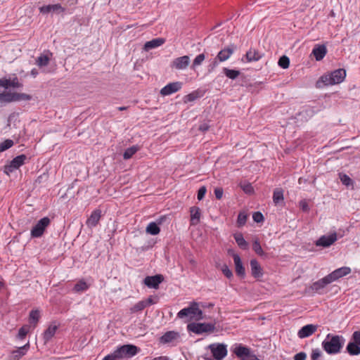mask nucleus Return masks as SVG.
Segmentation results:
<instances>
[{
  "instance_id": "obj_1",
  "label": "nucleus",
  "mask_w": 360,
  "mask_h": 360,
  "mask_svg": "<svg viewBox=\"0 0 360 360\" xmlns=\"http://www.w3.org/2000/svg\"><path fill=\"white\" fill-rule=\"evenodd\" d=\"M345 77L346 70L339 68L323 74L316 82V86L317 88H321L323 86L338 84L342 82Z\"/></svg>"
},
{
  "instance_id": "obj_2",
  "label": "nucleus",
  "mask_w": 360,
  "mask_h": 360,
  "mask_svg": "<svg viewBox=\"0 0 360 360\" xmlns=\"http://www.w3.org/2000/svg\"><path fill=\"white\" fill-rule=\"evenodd\" d=\"M345 342V339L343 336L329 333L322 342L321 345L327 354H335L341 352Z\"/></svg>"
},
{
  "instance_id": "obj_3",
  "label": "nucleus",
  "mask_w": 360,
  "mask_h": 360,
  "mask_svg": "<svg viewBox=\"0 0 360 360\" xmlns=\"http://www.w3.org/2000/svg\"><path fill=\"white\" fill-rule=\"evenodd\" d=\"M202 311L199 308L198 304L192 302L188 307L181 309L177 317L179 319L189 318L190 319L200 320L202 319Z\"/></svg>"
},
{
  "instance_id": "obj_4",
  "label": "nucleus",
  "mask_w": 360,
  "mask_h": 360,
  "mask_svg": "<svg viewBox=\"0 0 360 360\" xmlns=\"http://www.w3.org/2000/svg\"><path fill=\"white\" fill-rule=\"evenodd\" d=\"M139 349L133 345H124L118 347L113 352L118 360H127L134 356L138 352Z\"/></svg>"
},
{
  "instance_id": "obj_5",
  "label": "nucleus",
  "mask_w": 360,
  "mask_h": 360,
  "mask_svg": "<svg viewBox=\"0 0 360 360\" xmlns=\"http://www.w3.org/2000/svg\"><path fill=\"white\" fill-rule=\"evenodd\" d=\"M346 352L351 356L360 354V330L353 332L350 341L346 347Z\"/></svg>"
},
{
  "instance_id": "obj_6",
  "label": "nucleus",
  "mask_w": 360,
  "mask_h": 360,
  "mask_svg": "<svg viewBox=\"0 0 360 360\" xmlns=\"http://www.w3.org/2000/svg\"><path fill=\"white\" fill-rule=\"evenodd\" d=\"M214 329V325L210 323H191L187 325V330L188 332L198 335L213 332Z\"/></svg>"
},
{
  "instance_id": "obj_7",
  "label": "nucleus",
  "mask_w": 360,
  "mask_h": 360,
  "mask_svg": "<svg viewBox=\"0 0 360 360\" xmlns=\"http://www.w3.org/2000/svg\"><path fill=\"white\" fill-rule=\"evenodd\" d=\"M331 283L328 278L327 276L314 282L310 286L306 288V292L309 294L317 293L319 295H323L325 293V288Z\"/></svg>"
},
{
  "instance_id": "obj_8",
  "label": "nucleus",
  "mask_w": 360,
  "mask_h": 360,
  "mask_svg": "<svg viewBox=\"0 0 360 360\" xmlns=\"http://www.w3.org/2000/svg\"><path fill=\"white\" fill-rule=\"evenodd\" d=\"M50 223L51 220L47 217H44L39 219L31 229V237L33 238L41 237L44 233L46 229L50 225Z\"/></svg>"
},
{
  "instance_id": "obj_9",
  "label": "nucleus",
  "mask_w": 360,
  "mask_h": 360,
  "mask_svg": "<svg viewBox=\"0 0 360 360\" xmlns=\"http://www.w3.org/2000/svg\"><path fill=\"white\" fill-rule=\"evenodd\" d=\"M207 348L215 360H222L227 355V345L225 344L213 343L208 345Z\"/></svg>"
},
{
  "instance_id": "obj_10",
  "label": "nucleus",
  "mask_w": 360,
  "mask_h": 360,
  "mask_svg": "<svg viewBox=\"0 0 360 360\" xmlns=\"http://www.w3.org/2000/svg\"><path fill=\"white\" fill-rule=\"evenodd\" d=\"M228 255L233 259L236 273L239 276H245V271L240 256L232 249L228 250Z\"/></svg>"
},
{
  "instance_id": "obj_11",
  "label": "nucleus",
  "mask_w": 360,
  "mask_h": 360,
  "mask_svg": "<svg viewBox=\"0 0 360 360\" xmlns=\"http://www.w3.org/2000/svg\"><path fill=\"white\" fill-rule=\"evenodd\" d=\"M180 334L178 332L171 330L166 332L160 338V342L162 344L176 345L179 342Z\"/></svg>"
},
{
  "instance_id": "obj_12",
  "label": "nucleus",
  "mask_w": 360,
  "mask_h": 360,
  "mask_svg": "<svg viewBox=\"0 0 360 360\" xmlns=\"http://www.w3.org/2000/svg\"><path fill=\"white\" fill-rule=\"evenodd\" d=\"M351 269L348 266H342L338 268L327 275L330 283L338 281V279L349 274Z\"/></svg>"
},
{
  "instance_id": "obj_13",
  "label": "nucleus",
  "mask_w": 360,
  "mask_h": 360,
  "mask_svg": "<svg viewBox=\"0 0 360 360\" xmlns=\"http://www.w3.org/2000/svg\"><path fill=\"white\" fill-rule=\"evenodd\" d=\"M190 63V57L188 56H184L174 59L171 63V68L181 70L187 68Z\"/></svg>"
},
{
  "instance_id": "obj_14",
  "label": "nucleus",
  "mask_w": 360,
  "mask_h": 360,
  "mask_svg": "<svg viewBox=\"0 0 360 360\" xmlns=\"http://www.w3.org/2000/svg\"><path fill=\"white\" fill-rule=\"evenodd\" d=\"M164 281V277L161 274L155 276H148L144 278V284L150 288L158 289L160 284Z\"/></svg>"
},
{
  "instance_id": "obj_15",
  "label": "nucleus",
  "mask_w": 360,
  "mask_h": 360,
  "mask_svg": "<svg viewBox=\"0 0 360 360\" xmlns=\"http://www.w3.org/2000/svg\"><path fill=\"white\" fill-rule=\"evenodd\" d=\"M39 12L42 14H48L49 13H55L57 14L64 13L65 8L60 4H49L39 7Z\"/></svg>"
},
{
  "instance_id": "obj_16",
  "label": "nucleus",
  "mask_w": 360,
  "mask_h": 360,
  "mask_svg": "<svg viewBox=\"0 0 360 360\" xmlns=\"http://www.w3.org/2000/svg\"><path fill=\"white\" fill-rule=\"evenodd\" d=\"M182 87L180 82L169 83L160 90V94L163 96L171 95L179 91Z\"/></svg>"
},
{
  "instance_id": "obj_17",
  "label": "nucleus",
  "mask_w": 360,
  "mask_h": 360,
  "mask_svg": "<svg viewBox=\"0 0 360 360\" xmlns=\"http://www.w3.org/2000/svg\"><path fill=\"white\" fill-rule=\"evenodd\" d=\"M337 240L336 233H333L328 236H322L316 241V245L328 248Z\"/></svg>"
},
{
  "instance_id": "obj_18",
  "label": "nucleus",
  "mask_w": 360,
  "mask_h": 360,
  "mask_svg": "<svg viewBox=\"0 0 360 360\" xmlns=\"http://www.w3.org/2000/svg\"><path fill=\"white\" fill-rule=\"evenodd\" d=\"M318 326L314 324H307L299 330L297 335L300 338H305L314 334L317 330Z\"/></svg>"
},
{
  "instance_id": "obj_19",
  "label": "nucleus",
  "mask_w": 360,
  "mask_h": 360,
  "mask_svg": "<svg viewBox=\"0 0 360 360\" xmlns=\"http://www.w3.org/2000/svg\"><path fill=\"white\" fill-rule=\"evenodd\" d=\"M29 349L30 343L27 342L22 347H18L17 349L12 351L9 356L10 360H20L26 354Z\"/></svg>"
},
{
  "instance_id": "obj_20",
  "label": "nucleus",
  "mask_w": 360,
  "mask_h": 360,
  "mask_svg": "<svg viewBox=\"0 0 360 360\" xmlns=\"http://www.w3.org/2000/svg\"><path fill=\"white\" fill-rule=\"evenodd\" d=\"M327 48L324 44H316L312 50L311 54L316 60H321L327 54Z\"/></svg>"
},
{
  "instance_id": "obj_21",
  "label": "nucleus",
  "mask_w": 360,
  "mask_h": 360,
  "mask_svg": "<svg viewBox=\"0 0 360 360\" xmlns=\"http://www.w3.org/2000/svg\"><path fill=\"white\" fill-rule=\"evenodd\" d=\"M250 264L251 266L252 276L257 279L262 277L264 274L263 269L259 262L255 259H252L250 260Z\"/></svg>"
},
{
  "instance_id": "obj_22",
  "label": "nucleus",
  "mask_w": 360,
  "mask_h": 360,
  "mask_svg": "<svg viewBox=\"0 0 360 360\" xmlns=\"http://www.w3.org/2000/svg\"><path fill=\"white\" fill-rule=\"evenodd\" d=\"M165 42V39L158 37L153 39L150 41H146L143 46V50L146 51H148L151 49H156L162 44H164Z\"/></svg>"
},
{
  "instance_id": "obj_23",
  "label": "nucleus",
  "mask_w": 360,
  "mask_h": 360,
  "mask_svg": "<svg viewBox=\"0 0 360 360\" xmlns=\"http://www.w3.org/2000/svg\"><path fill=\"white\" fill-rule=\"evenodd\" d=\"M101 217V211L100 210H95L93 211L90 215V217L86 220V225L89 227H95Z\"/></svg>"
},
{
  "instance_id": "obj_24",
  "label": "nucleus",
  "mask_w": 360,
  "mask_h": 360,
  "mask_svg": "<svg viewBox=\"0 0 360 360\" xmlns=\"http://www.w3.org/2000/svg\"><path fill=\"white\" fill-rule=\"evenodd\" d=\"M315 110L314 108L308 106L304 108L302 111L297 113V116L298 119L301 120L307 121L309 118L314 116Z\"/></svg>"
},
{
  "instance_id": "obj_25",
  "label": "nucleus",
  "mask_w": 360,
  "mask_h": 360,
  "mask_svg": "<svg viewBox=\"0 0 360 360\" xmlns=\"http://www.w3.org/2000/svg\"><path fill=\"white\" fill-rule=\"evenodd\" d=\"M190 213H191V225L198 224L200 221V217H201L200 209L196 206L191 207L190 208Z\"/></svg>"
},
{
  "instance_id": "obj_26",
  "label": "nucleus",
  "mask_w": 360,
  "mask_h": 360,
  "mask_svg": "<svg viewBox=\"0 0 360 360\" xmlns=\"http://www.w3.org/2000/svg\"><path fill=\"white\" fill-rule=\"evenodd\" d=\"M233 352L237 356L242 358V360H248V347L235 345Z\"/></svg>"
},
{
  "instance_id": "obj_27",
  "label": "nucleus",
  "mask_w": 360,
  "mask_h": 360,
  "mask_svg": "<svg viewBox=\"0 0 360 360\" xmlns=\"http://www.w3.org/2000/svg\"><path fill=\"white\" fill-rule=\"evenodd\" d=\"M233 53V49L231 47H226L222 50H221L217 56V60H219V62H224L228 60L231 56Z\"/></svg>"
},
{
  "instance_id": "obj_28",
  "label": "nucleus",
  "mask_w": 360,
  "mask_h": 360,
  "mask_svg": "<svg viewBox=\"0 0 360 360\" xmlns=\"http://www.w3.org/2000/svg\"><path fill=\"white\" fill-rule=\"evenodd\" d=\"M58 330L57 325H50L47 329L44 332L43 338L44 342L46 343L49 342L56 334Z\"/></svg>"
},
{
  "instance_id": "obj_29",
  "label": "nucleus",
  "mask_w": 360,
  "mask_h": 360,
  "mask_svg": "<svg viewBox=\"0 0 360 360\" xmlns=\"http://www.w3.org/2000/svg\"><path fill=\"white\" fill-rule=\"evenodd\" d=\"M252 250L259 257L262 258H266L268 255L266 252H265L258 240H255L252 245Z\"/></svg>"
},
{
  "instance_id": "obj_30",
  "label": "nucleus",
  "mask_w": 360,
  "mask_h": 360,
  "mask_svg": "<svg viewBox=\"0 0 360 360\" xmlns=\"http://www.w3.org/2000/svg\"><path fill=\"white\" fill-rule=\"evenodd\" d=\"M27 157L25 155H20L14 158L10 162L12 164V167L18 169L22 165L25 164Z\"/></svg>"
},
{
  "instance_id": "obj_31",
  "label": "nucleus",
  "mask_w": 360,
  "mask_h": 360,
  "mask_svg": "<svg viewBox=\"0 0 360 360\" xmlns=\"http://www.w3.org/2000/svg\"><path fill=\"white\" fill-rule=\"evenodd\" d=\"M14 102L13 93L3 92L0 93V106L4 103Z\"/></svg>"
},
{
  "instance_id": "obj_32",
  "label": "nucleus",
  "mask_w": 360,
  "mask_h": 360,
  "mask_svg": "<svg viewBox=\"0 0 360 360\" xmlns=\"http://www.w3.org/2000/svg\"><path fill=\"white\" fill-rule=\"evenodd\" d=\"M89 285L84 280H79L73 287L72 290L75 292H82L86 291Z\"/></svg>"
},
{
  "instance_id": "obj_33",
  "label": "nucleus",
  "mask_w": 360,
  "mask_h": 360,
  "mask_svg": "<svg viewBox=\"0 0 360 360\" xmlns=\"http://www.w3.org/2000/svg\"><path fill=\"white\" fill-rule=\"evenodd\" d=\"M284 200L283 191L281 188H276L273 193V201L275 205H278Z\"/></svg>"
},
{
  "instance_id": "obj_34",
  "label": "nucleus",
  "mask_w": 360,
  "mask_h": 360,
  "mask_svg": "<svg viewBox=\"0 0 360 360\" xmlns=\"http://www.w3.org/2000/svg\"><path fill=\"white\" fill-rule=\"evenodd\" d=\"M146 231L148 234H150L152 236H155L160 233V229L158 226V224L153 221V222H150L148 224V226L146 229Z\"/></svg>"
},
{
  "instance_id": "obj_35",
  "label": "nucleus",
  "mask_w": 360,
  "mask_h": 360,
  "mask_svg": "<svg viewBox=\"0 0 360 360\" xmlns=\"http://www.w3.org/2000/svg\"><path fill=\"white\" fill-rule=\"evenodd\" d=\"M139 149L140 147L137 145L127 148L123 153V158L124 160L130 159Z\"/></svg>"
},
{
  "instance_id": "obj_36",
  "label": "nucleus",
  "mask_w": 360,
  "mask_h": 360,
  "mask_svg": "<svg viewBox=\"0 0 360 360\" xmlns=\"http://www.w3.org/2000/svg\"><path fill=\"white\" fill-rule=\"evenodd\" d=\"M234 238L238 245L242 249H246L248 243L243 238V236L240 233H236L234 234Z\"/></svg>"
},
{
  "instance_id": "obj_37",
  "label": "nucleus",
  "mask_w": 360,
  "mask_h": 360,
  "mask_svg": "<svg viewBox=\"0 0 360 360\" xmlns=\"http://www.w3.org/2000/svg\"><path fill=\"white\" fill-rule=\"evenodd\" d=\"M50 60V58L47 55H41L36 60V65L39 68L46 66Z\"/></svg>"
},
{
  "instance_id": "obj_38",
  "label": "nucleus",
  "mask_w": 360,
  "mask_h": 360,
  "mask_svg": "<svg viewBox=\"0 0 360 360\" xmlns=\"http://www.w3.org/2000/svg\"><path fill=\"white\" fill-rule=\"evenodd\" d=\"M223 72L229 79H235L240 75V72L236 70H230L227 68H223Z\"/></svg>"
},
{
  "instance_id": "obj_39",
  "label": "nucleus",
  "mask_w": 360,
  "mask_h": 360,
  "mask_svg": "<svg viewBox=\"0 0 360 360\" xmlns=\"http://www.w3.org/2000/svg\"><path fill=\"white\" fill-rule=\"evenodd\" d=\"M205 59V56L204 53H200L198 55L194 60H193L192 65L191 66V68L192 70H195L196 67L200 65L204 60Z\"/></svg>"
},
{
  "instance_id": "obj_40",
  "label": "nucleus",
  "mask_w": 360,
  "mask_h": 360,
  "mask_svg": "<svg viewBox=\"0 0 360 360\" xmlns=\"http://www.w3.org/2000/svg\"><path fill=\"white\" fill-rule=\"evenodd\" d=\"M145 308L146 304H144L143 301L141 300L136 303L133 307H131L129 311L131 314H135L142 311Z\"/></svg>"
},
{
  "instance_id": "obj_41",
  "label": "nucleus",
  "mask_w": 360,
  "mask_h": 360,
  "mask_svg": "<svg viewBox=\"0 0 360 360\" xmlns=\"http://www.w3.org/2000/svg\"><path fill=\"white\" fill-rule=\"evenodd\" d=\"M14 101H30L32 96L24 93H13Z\"/></svg>"
},
{
  "instance_id": "obj_42",
  "label": "nucleus",
  "mask_w": 360,
  "mask_h": 360,
  "mask_svg": "<svg viewBox=\"0 0 360 360\" xmlns=\"http://www.w3.org/2000/svg\"><path fill=\"white\" fill-rule=\"evenodd\" d=\"M40 313L37 309L32 310L30 312V322L31 323H37L39 319Z\"/></svg>"
},
{
  "instance_id": "obj_43",
  "label": "nucleus",
  "mask_w": 360,
  "mask_h": 360,
  "mask_svg": "<svg viewBox=\"0 0 360 360\" xmlns=\"http://www.w3.org/2000/svg\"><path fill=\"white\" fill-rule=\"evenodd\" d=\"M278 65L283 68V69H286L289 67L290 65V59L288 56H282L279 60H278Z\"/></svg>"
},
{
  "instance_id": "obj_44",
  "label": "nucleus",
  "mask_w": 360,
  "mask_h": 360,
  "mask_svg": "<svg viewBox=\"0 0 360 360\" xmlns=\"http://www.w3.org/2000/svg\"><path fill=\"white\" fill-rule=\"evenodd\" d=\"M248 219V213L245 211L241 212L238 216L237 224L238 226H243Z\"/></svg>"
},
{
  "instance_id": "obj_45",
  "label": "nucleus",
  "mask_w": 360,
  "mask_h": 360,
  "mask_svg": "<svg viewBox=\"0 0 360 360\" xmlns=\"http://www.w3.org/2000/svg\"><path fill=\"white\" fill-rule=\"evenodd\" d=\"M339 176H340V179L341 181V182L342 183V184L347 186H349L350 185H352L353 184V181L352 179L347 174H339Z\"/></svg>"
},
{
  "instance_id": "obj_46",
  "label": "nucleus",
  "mask_w": 360,
  "mask_h": 360,
  "mask_svg": "<svg viewBox=\"0 0 360 360\" xmlns=\"http://www.w3.org/2000/svg\"><path fill=\"white\" fill-rule=\"evenodd\" d=\"M13 146V141L11 139H6L0 143V153L6 150Z\"/></svg>"
},
{
  "instance_id": "obj_47",
  "label": "nucleus",
  "mask_w": 360,
  "mask_h": 360,
  "mask_svg": "<svg viewBox=\"0 0 360 360\" xmlns=\"http://www.w3.org/2000/svg\"><path fill=\"white\" fill-rule=\"evenodd\" d=\"M262 56V54L256 50H254L253 52L251 50L249 51V62L252 60L257 61L259 60Z\"/></svg>"
},
{
  "instance_id": "obj_48",
  "label": "nucleus",
  "mask_w": 360,
  "mask_h": 360,
  "mask_svg": "<svg viewBox=\"0 0 360 360\" xmlns=\"http://www.w3.org/2000/svg\"><path fill=\"white\" fill-rule=\"evenodd\" d=\"M253 221L256 223H262L264 221V217L261 212H255L252 214Z\"/></svg>"
},
{
  "instance_id": "obj_49",
  "label": "nucleus",
  "mask_w": 360,
  "mask_h": 360,
  "mask_svg": "<svg viewBox=\"0 0 360 360\" xmlns=\"http://www.w3.org/2000/svg\"><path fill=\"white\" fill-rule=\"evenodd\" d=\"M221 270L223 274L228 278H231L233 276L231 270L229 268L226 264H223L221 267Z\"/></svg>"
},
{
  "instance_id": "obj_50",
  "label": "nucleus",
  "mask_w": 360,
  "mask_h": 360,
  "mask_svg": "<svg viewBox=\"0 0 360 360\" xmlns=\"http://www.w3.org/2000/svg\"><path fill=\"white\" fill-rule=\"evenodd\" d=\"M299 207L300 208V210L304 212H309V205H308V202H307L306 200H302L300 201L299 202Z\"/></svg>"
},
{
  "instance_id": "obj_51",
  "label": "nucleus",
  "mask_w": 360,
  "mask_h": 360,
  "mask_svg": "<svg viewBox=\"0 0 360 360\" xmlns=\"http://www.w3.org/2000/svg\"><path fill=\"white\" fill-rule=\"evenodd\" d=\"M322 355V352L319 348L313 349L311 353V360H317Z\"/></svg>"
},
{
  "instance_id": "obj_52",
  "label": "nucleus",
  "mask_w": 360,
  "mask_h": 360,
  "mask_svg": "<svg viewBox=\"0 0 360 360\" xmlns=\"http://www.w3.org/2000/svg\"><path fill=\"white\" fill-rule=\"evenodd\" d=\"M206 191H207V189L205 186H202L199 188V190L198 191V199L199 200H201L204 198Z\"/></svg>"
},
{
  "instance_id": "obj_53",
  "label": "nucleus",
  "mask_w": 360,
  "mask_h": 360,
  "mask_svg": "<svg viewBox=\"0 0 360 360\" xmlns=\"http://www.w3.org/2000/svg\"><path fill=\"white\" fill-rule=\"evenodd\" d=\"M16 168L12 167V164L10 162L8 165L4 166V172L7 175L12 173Z\"/></svg>"
},
{
  "instance_id": "obj_54",
  "label": "nucleus",
  "mask_w": 360,
  "mask_h": 360,
  "mask_svg": "<svg viewBox=\"0 0 360 360\" xmlns=\"http://www.w3.org/2000/svg\"><path fill=\"white\" fill-rule=\"evenodd\" d=\"M0 87L8 89L11 87L10 79H0Z\"/></svg>"
},
{
  "instance_id": "obj_55",
  "label": "nucleus",
  "mask_w": 360,
  "mask_h": 360,
  "mask_svg": "<svg viewBox=\"0 0 360 360\" xmlns=\"http://www.w3.org/2000/svg\"><path fill=\"white\" fill-rule=\"evenodd\" d=\"M307 354L304 352H299L294 356V360H305Z\"/></svg>"
},
{
  "instance_id": "obj_56",
  "label": "nucleus",
  "mask_w": 360,
  "mask_h": 360,
  "mask_svg": "<svg viewBox=\"0 0 360 360\" xmlns=\"http://www.w3.org/2000/svg\"><path fill=\"white\" fill-rule=\"evenodd\" d=\"M198 98L197 93L192 92L186 96V100L188 102L194 101Z\"/></svg>"
},
{
  "instance_id": "obj_57",
  "label": "nucleus",
  "mask_w": 360,
  "mask_h": 360,
  "mask_svg": "<svg viewBox=\"0 0 360 360\" xmlns=\"http://www.w3.org/2000/svg\"><path fill=\"white\" fill-rule=\"evenodd\" d=\"M217 199L220 200L223 196V189L221 188H216L214 191Z\"/></svg>"
},
{
  "instance_id": "obj_58",
  "label": "nucleus",
  "mask_w": 360,
  "mask_h": 360,
  "mask_svg": "<svg viewBox=\"0 0 360 360\" xmlns=\"http://www.w3.org/2000/svg\"><path fill=\"white\" fill-rule=\"evenodd\" d=\"M143 304H146V307H149L156 303L152 296H150L148 299L142 300Z\"/></svg>"
},
{
  "instance_id": "obj_59",
  "label": "nucleus",
  "mask_w": 360,
  "mask_h": 360,
  "mask_svg": "<svg viewBox=\"0 0 360 360\" xmlns=\"http://www.w3.org/2000/svg\"><path fill=\"white\" fill-rule=\"evenodd\" d=\"M210 129V125L207 122H204L200 124L199 130L205 132Z\"/></svg>"
},
{
  "instance_id": "obj_60",
  "label": "nucleus",
  "mask_w": 360,
  "mask_h": 360,
  "mask_svg": "<svg viewBox=\"0 0 360 360\" xmlns=\"http://www.w3.org/2000/svg\"><path fill=\"white\" fill-rule=\"evenodd\" d=\"M102 360H118V359L113 352L112 353L105 356Z\"/></svg>"
},
{
  "instance_id": "obj_61",
  "label": "nucleus",
  "mask_w": 360,
  "mask_h": 360,
  "mask_svg": "<svg viewBox=\"0 0 360 360\" xmlns=\"http://www.w3.org/2000/svg\"><path fill=\"white\" fill-rule=\"evenodd\" d=\"M27 333V330L24 327H22L19 329L18 335L20 338H23Z\"/></svg>"
},
{
  "instance_id": "obj_62",
  "label": "nucleus",
  "mask_w": 360,
  "mask_h": 360,
  "mask_svg": "<svg viewBox=\"0 0 360 360\" xmlns=\"http://www.w3.org/2000/svg\"><path fill=\"white\" fill-rule=\"evenodd\" d=\"M11 87L18 88L20 86V84L17 78L10 80Z\"/></svg>"
},
{
  "instance_id": "obj_63",
  "label": "nucleus",
  "mask_w": 360,
  "mask_h": 360,
  "mask_svg": "<svg viewBox=\"0 0 360 360\" xmlns=\"http://www.w3.org/2000/svg\"><path fill=\"white\" fill-rule=\"evenodd\" d=\"M219 60H217V57L212 61V63L210 65V67H211L212 69L217 67L219 65Z\"/></svg>"
},
{
  "instance_id": "obj_64",
  "label": "nucleus",
  "mask_w": 360,
  "mask_h": 360,
  "mask_svg": "<svg viewBox=\"0 0 360 360\" xmlns=\"http://www.w3.org/2000/svg\"><path fill=\"white\" fill-rule=\"evenodd\" d=\"M151 360H169V358L167 356H160L155 357Z\"/></svg>"
}]
</instances>
